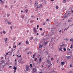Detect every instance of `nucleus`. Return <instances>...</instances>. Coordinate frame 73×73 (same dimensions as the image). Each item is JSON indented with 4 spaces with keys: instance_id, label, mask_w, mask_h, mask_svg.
<instances>
[{
    "instance_id": "338daca9",
    "label": "nucleus",
    "mask_w": 73,
    "mask_h": 73,
    "mask_svg": "<svg viewBox=\"0 0 73 73\" xmlns=\"http://www.w3.org/2000/svg\"><path fill=\"white\" fill-rule=\"evenodd\" d=\"M37 8H39V6L37 7Z\"/></svg>"
},
{
    "instance_id": "0eeeda50",
    "label": "nucleus",
    "mask_w": 73,
    "mask_h": 73,
    "mask_svg": "<svg viewBox=\"0 0 73 73\" xmlns=\"http://www.w3.org/2000/svg\"><path fill=\"white\" fill-rule=\"evenodd\" d=\"M38 5V4L36 2L34 4V5L35 7H37V6Z\"/></svg>"
},
{
    "instance_id": "79ce46f5",
    "label": "nucleus",
    "mask_w": 73,
    "mask_h": 73,
    "mask_svg": "<svg viewBox=\"0 0 73 73\" xmlns=\"http://www.w3.org/2000/svg\"><path fill=\"white\" fill-rule=\"evenodd\" d=\"M13 48H16V46H13Z\"/></svg>"
},
{
    "instance_id": "f257e3e1",
    "label": "nucleus",
    "mask_w": 73,
    "mask_h": 73,
    "mask_svg": "<svg viewBox=\"0 0 73 73\" xmlns=\"http://www.w3.org/2000/svg\"><path fill=\"white\" fill-rule=\"evenodd\" d=\"M33 31L34 32V33H36L37 32V30H36V27H34L33 28Z\"/></svg>"
},
{
    "instance_id": "2eb2a0df",
    "label": "nucleus",
    "mask_w": 73,
    "mask_h": 73,
    "mask_svg": "<svg viewBox=\"0 0 73 73\" xmlns=\"http://www.w3.org/2000/svg\"><path fill=\"white\" fill-rule=\"evenodd\" d=\"M28 9H27L25 10V11H24V13H25V12L26 13H27L28 12Z\"/></svg>"
},
{
    "instance_id": "ddd939ff",
    "label": "nucleus",
    "mask_w": 73,
    "mask_h": 73,
    "mask_svg": "<svg viewBox=\"0 0 73 73\" xmlns=\"http://www.w3.org/2000/svg\"><path fill=\"white\" fill-rule=\"evenodd\" d=\"M37 41H38V39H37V38H36L35 39V42H37Z\"/></svg>"
},
{
    "instance_id": "f704fd0d",
    "label": "nucleus",
    "mask_w": 73,
    "mask_h": 73,
    "mask_svg": "<svg viewBox=\"0 0 73 73\" xmlns=\"http://www.w3.org/2000/svg\"><path fill=\"white\" fill-rule=\"evenodd\" d=\"M51 66V65L50 64L48 65V68H49V67H50Z\"/></svg>"
},
{
    "instance_id": "6ab92c4d",
    "label": "nucleus",
    "mask_w": 73,
    "mask_h": 73,
    "mask_svg": "<svg viewBox=\"0 0 73 73\" xmlns=\"http://www.w3.org/2000/svg\"><path fill=\"white\" fill-rule=\"evenodd\" d=\"M13 69H14V70H17V68H16V67L15 66H14L13 67Z\"/></svg>"
},
{
    "instance_id": "a878e982",
    "label": "nucleus",
    "mask_w": 73,
    "mask_h": 73,
    "mask_svg": "<svg viewBox=\"0 0 73 73\" xmlns=\"http://www.w3.org/2000/svg\"><path fill=\"white\" fill-rule=\"evenodd\" d=\"M30 23H33L34 22V21L33 20H31L30 21Z\"/></svg>"
},
{
    "instance_id": "a19ab883",
    "label": "nucleus",
    "mask_w": 73,
    "mask_h": 73,
    "mask_svg": "<svg viewBox=\"0 0 73 73\" xmlns=\"http://www.w3.org/2000/svg\"><path fill=\"white\" fill-rule=\"evenodd\" d=\"M9 68H12V66H9Z\"/></svg>"
},
{
    "instance_id": "aec40b11",
    "label": "nucleus",
    "mask_w": 73,
    "mask_h": 73,
    "mask_svg": "<svg viewBox=\"0 0 73 73\" xmlns=\"http://www.w3.org/2000/svg\"><path fill=\"white\" fill-rule=\"evenodd\" d=\"M70 41H72V42H73V38H71L70 39Z\"/></svg>"
},
{
    "instance_id": "423d86ee",
    "label": "nucleus",
    "mask_w": 73,
    "mask_h": 73,
    "mask_svg": "<svg viewBox=\"0 0 73 73\" xmlns=\"http://www.w3.org/2000/svg\"><path fill=\"white\" fill-rule=\"evenodd\" d=\"M29 66H28L27 65L26 66V70L27 71H28V69H29Z\"/></svg>"
},
{
    "instance_id": "69168bd1",
    "label": "nucleus",
    "mask_w": 73,
    "mask_h": 73,
    "mask_svg": "<svg viewBox=\"0 0 73 73\" xmlns=\"http://www.w3.org/2000/svg\"><path fill=\"white\" fill-rule=\"evenodd\" d=\"M71 12H72V13H73V10L71 11L70 12L71 13Z\"/></svg>"
},
{
    "instance_id": "4c0bfd02",
    "label": "nucleus",
    "mask_w": 73,
    "mask_h": 73,
    "mask_svg": "<svg viewBox=\"0 0 73 73\" xmlns=\"http://www.w3.org/2000/svg\"><path fill=\"white\" fill-rule=\"evenodd\" d=\"M44 33H43L41 34V36H43L44 35Z\"/></svg>"
},
{
    "instance_id": "052dcab7",
    "label": "nucleus",
    "mask_w": 73,
    "mask_h": 73,
    "mask_svg": "<svg viewBox=\"0 0 73 73\" xmlns=\"http://www.w3.org/2000/svg\"><path fill=\"white\" fill-rule=\"evenodd\" d=\"M23 11L21 10V13H22V12H23Z\"/></svg>"
},
{
    "instance_id": "72a5a7b5",
    "label": "nucleus",
    "mask_w": 73,
    "mask_h": 73,
    "mask_svg": "<svg viewBox=\"0 0 73 73\" xmlns=\"http://www.w3.org/2000/svg\"><path fill=\"white\" fill-rule=\"evenodd\" d=\"M56 9H58V6H56Z\"/></svg>"
},
{
    "instance_id": "0e129e2a",
    "label": "nucleus",
    "mask_w": 73,
    "mask_h": 73,
    "mask_svg": "<svg viewBox=\"0 0 73 73\" xmlns=\"http://www.w3.org/2000/svg\"><path fill=\"white\" fill-rule=\"evenodd\" d=\"M3 58H3V57H2L1 58V59H3Z\"/></svg>"
},
{
    "instance_id": "c756f323",
    "label": "nucleus",
    "mask_w": 73,
    "mask_h": 73,
    "mask_svg": "<svg viewBox=\"0 0 73 73\" xmlns=\"http://www.w3.org/2000/svg\"><path fill=\"white\" fill-rule=\"evenodd\" d=\"M36 56V53H34V54L33 55V57H35Z\"/></svg>"
},
{
    "instance_id": "dca6fc26",
    "label": "nucleus",
    "mask_w": 73,
    "mask_h": 73,
    "mask_svg": "<svg viewBox=\"0 0 73 73\" xmlns=\"http://www.w3.org/2000/svg\"><path fill=\"white\" fill-rule=\"evenodd\" d=\"M26 44H29V42H28V40L26 41Z\"/></svg>"
},
{
    "instance_id": "9d476101",
    "label": "nucleus",
    "mask_w": 73,
    "mask_h": 73,
    "mask_svg": "<svg viewBox=\"0 0 73 73\" xmlns=\"http://www.w3.org/2000/svg\"><path fill=\"white\" fill-rule=\"evenodd\" d=\"M66 58H67V59H69V58H70L71 56H66Z\"/></svg>"
},
{
    "instance_id": "603ef678",
    "label": "nucleus",
    "mask_w": 73,
    "mask_h": 73,
    "mask_svg": "<svg viewBox=\"0 0 73 73\" xmlns=\"http://www.w3.org/2000/svg\"><path fill=\"white\" fill-rule=\"evenodd\" d=\"M9 15L7 14V17H9Z\"/></svg>"
},
{
    "instance_id": "a18cd8bd",
    "label": "nucleus",
    "mask_w": 73,
    "mask_h": 73,
    "mask_svg": "<svg viewBox=\"0 0 73 73\" xmlns=\"http://www.w3.org/2000/svg\"><path fill=\"white\" fill-rule=\"evenodd\" d=\"M37 29H38V27H39V26L38 25H37Z\"/></svg>"
},
{
    "instance_id": "f03ea898",
    "label": "nucleus",
    "mask_w": 73,
    "mask_h": 73,
    "mask_svg": "<svg viewBox=\"0 0 73 73\" xmlns=\"http://www.w3.org/2000/svg\"><path fill=\"white\" fill-rule=\"evenodd\" d=\"M37 71V69L36 68H33V73H35V72Z\"/></svg>"
},
{
    "instance_id": "f3484780",
    "label": "nucleus",
    "mask_w": 73,
    "mask_h": 73,
    "mask_svg": "<svg viewBox=\"0 0 73 73\" xmlns=\"http://www.w3.org/2000/svg\"><path fill=\"white\" fill-rule=\"evenodd\" d=\"M62 47H60L59 49V51H62Z\"/></svg>"
},
{
    "instance_id": "cd10ccee",
    "label": "nucleus",
    "mask_w": 73,
    "mask_h": 73,
    "mask_svg": "<svg viewBox=\"0 0 73 73\" xmlns=\"http://www.w3.org/2000/svg\"><path fill=\"white\" fill-rule=\"evenodd\" d=\"M70 49H72V48H73V45H71L70 47Z\"/></svg>"
},
{
    "instance_id": "4d7b16f0",
    "label": "nucleus",
    "mask_w": 73,
    "mask_h": 73,
    "mask_svg": "<svg viewBox=\"0 0 73 73\" xmlns=\"http://www.w3.org/2000/svg\"><path fill=\"white\" fill-rule=\"evenodd\" d=\"M9 49H11V47L9 46Z\"/></svg>"
},
{
    "instance_id": "e433bc0d",
    "label": "nucleus",
    "mask_w": 73,
    "mask_h": 73,
    "mask_svg": "<svg viewBox=\"0 0 73 73\" xmlns=\"http://www.w3.org/2000/svg\"><path fill=\"white\" fill-rule=\"evenodd\" d=\"M30 66L31 68H32V64H30Z\"/></svg>"
},
{
    "instance_id": "3c124183",
    "label": "nucleus",
    "mask_w": 73,
    "mask_h": 73,
    "mask_svg": "<svg viewBox=\"0 0 73 73\" xmlns=\"http://www.w3.org/2000/svg\"><path fill=\"white\" fill-rule=\"evenodd\" d=\"M63 46H64V44H62V45H60V46H61V47H62Z\"/></svg>"
},
{
    "instance_id": "5fc2aeb1",
    "label": "nucleus",
    "mask_w": 73,
    "mask_h": 73,
    "mask_svg": "<svg viewBox=\"0 0 73 73\" xmlns=\"http://www.w3.org/2000/svg\"><path fill=\"white\" fill-rule=\"evenodd\" d=\"M0 33H1V35H2L3 33V32H1Z\"/></svg>"
},
{
    "instance_id": "20e7f679",
    "label": "nucleus",
    "mask_w": 73,
    "mask_h": 73,
    "mask_svg": "<svg viewBox=\"0 0 73 73\" xmlns=\"http://www.w3.org/2000/svg\"><path fill=\"white\" fill-rule=\"evenodd\" d=\"M68 17V14L66 13L65 14H64V15L63 16V17H64V18H66V17Z\"/></svg>"
},
{
    "instance_id": "6e6d98bb",
    "label": "nucleus",
    "mask_w": 73,
    "mask_h": 73,
    "mask_svg": "<svg viewBox=\"0 0 73 73\" xmlns=\"http://www.w3.org/2000/svg\"><path fill=\"white\" fill-rule=\"evenodd\" d=\"M27 33H28V32H29V31L27 30Z\"/></svg>"
},
{
    "instance_id": "473e14b6",
    "label": "nucleus",
    "mask_w": 73,
    "mask_h": 73,
    "mask_svg": "<svg viewBox=\"0 0 73 73\" xmlns=\"http://www.w3.org/2000/svg\"><path fill=\"white\" fill-rule=\"evenodd\" d=\"M63 50H64V51H65H65H66V49L65 48H63Z\"/></svg>"
},
{
    "instance_id": "2f4dec72",
    "label": "nucleus",
    "mask_w": 73,
    "mask_h": 73,
    "mask_svg": "<svg viewBox=\"0 0 73 73\" xmlns=\"http://www.w3.org/2000/svg\"><path fill=\"white\" fill-rule=\"evenodd\" d=\"M30 38H31L30 40H33V37H31V38L30 37Z\"/></svg>"
},
{
    "instance_id": "864d4df0",
    "label": "nucleus",
    "mask_w": 73,
    "mask_h": 73,
    "mask_svg": "<svg viewBox=\"0 0 73 73\" xmlns=\"http://www.w3.org/2000/svg\"><path fill=\"white\" fill-rule=\"evenodd\" d=\"M16 70H15L14 71V73H15V72L16 71Z\"/></svg>"
},
{
    "instance_id": "e2e57ef3",
    "label": "nucleus",
    "mask_w": 73,
    "mask_h": 73,
    "mask_svg": "<svg viewBox=\"0 0 73 73\" xmlns=\"http://www.w3.org/2000/svg\"><path fill=\"white\" fill-rule=\"evenodd\" d=\"M8 53H6V55H8Z\"/></svg>"
},
{
    "instance_id": "774afa93",
    "label": "nucleus",
    "mask_w": 73,
    "mask_h": 73,
    "mask_svg": "<svg viewBox=\"0 0 73 73\" xmlns=\"http://www.w3.org/2000/svg\"><path fill=\"white\" fill-rule=\"evenodd\" d=\"M33 65L34 66H35V63H33Z\"/></svg>"
},
{
    "instance_id": "b1692460",
    "label": "nucleus",
    "mask_w": 73,
    "mask_h": 73,
    "mask_svg": "<svg viewBox=\"0 0 73 73\" xmlns=\"http://www.w3.org/2000/svg\"><path fill=\"white\" fill-rule=\"evenodd\" d=\"M41 58H40L39 59V62H41Z\"/></svg>"
},
{
    "instance_id": "bb28decb",
    "label": "nucleus",
    "mask_w": 73,
    "mask_h": 73,
    "mask_svg": "<svg viewBox=\"0 0 73 73\" xmlns=\"http://www.w3.org/2000/svg\"><path fill=\"white\" fill-rule=\"evenodd\" d=\"M3 33H4V34H5V33H6V32L5 31H3Z\"/></svg>"
},
{
    "instance_id": "39448f33",
    "label": "nucleus",
    "mask_w": 73,
    "mask_h": 73,
    "mask_svg": "<svg viewBox=\"0 0 73 73\" xmlns=\"http://www.w3.org/2000/svg\"><path fill=\"white\" fill-rule=\"evenodd\" d=\"M68 16H70L71 15H72V13H71L70 12V11H68Z\"/></svg>"
},
{
    "instance_id": "680f3d73",
    "label": "nucleus",
    "mask_w": 73,
    "mask_h": 73,
    "mask_svg": "<svg viewBox=\"0 0 73 73\" xmlns=\"http://www.w3.org/2000/svg\"><path fill=\"white\" fill-rule=\"evenodd\" d=\"M19 57H21V55H20L19 56Z\"/></svg>"
},
{
    "instance_id": "a211bd4d",
    "label": "nucleus",
    "mask_w": 73,
    "mask_h": 73,
    "mask_svg": "<svg viewBox=\"0 0 73 73\" xmlns=\"http://www.w3.org/2000/svg\"><path fill=\"white\" fill-rule=\"evenodd\" d=\"M63 2L64 3H66V0H63Z\"/></svg>"
},
{
    "instance_id": "09e8293b",
    "label": "nucleus",
    "mask_w": 73,
    "mask_h": 73,
    "mask_svg": "<svg viewBox=\"0 0 73 73\" xmlns=\"http://www.w3.org/2000/svg\"><path fill=\"white\" fill-rule=\"evenodd\" d=\"M5 8H8V6H7V5H6L5 6Z\"/></svg>"
},
{
    "instance_id": "58836bf2",
    "label": "nucleus",
    "mask_w": 73,
    "mask_h": 73,
    "mask_svg": "<svg viewBox=\"0 0 73 73\" xmlns=\"http://www.w3.org/2000/svg\"><path fill=\"white\" fill-rule=\"evenodd\" d=\"M1 62H2L3 64L4 63V60H2L1 61Z\"/></svg>"
},
{
    "instance_id": "9b49d317",
    "label": "nucleus",
    "mask_w": 73,
    "mask_h": 73,
    "mask_svg": "<svg viewBox=\"0 0 73 73\" xmlns=\"http://www.w3.org/2000/svg\"><path fill=\"white\" fill-rule=\"evenodd\" d=\"M46 62L48 64H49L50 63V61L48 59H47Z\"/></svg>"
},
{
    "instance_id": "4468645a",
    "label": "nucleus",
    "mask_w": 73,
    "mask_h": 73,
    "mask_svg": "<svg viewBox=\"0 0 73 73\" xmlns=\"http://www.w3.org/2000/svg\"><path fill=\"white\" fill-rule=\"evenodd\" d=\"M42 46H43V45L42 44V45H40L39 46V48H42Z\"/></svg>"
},
{
    "instance_id": "49530a36",
    "label": "nucleus",
    "mask_w": 73,
    "mask_h": 73,
    "mask_svg": "<svg viewBox=\"0 0 73 73\" xmlns=\"http://www.w3.org/2000/svg\"><path fill=\"white\" fill-rule=\"evenodd\" d=\"M42 29L41 28H40V31H42Z\"/></svg>"
},
{
    "instance_id": "412c9836",
    "label": "nucleus",
    "mask_w": 73,
    "mask_h": 73,
    "mask_svg": "<svg viewBox=\"0 0 73 73\" xmlns=\"http://www.w3.org/2000/svg\"><path fill=\"white\" fill-rule=\"evenodd\" d=\"M16 40V38H13V41H15V40Z\"/></svg>"
},
{
    "instance_id": "ea45409f",
    "label": "nucleus",
    "mask_w": 73,
    "mask_h": 73,
    "mask_svg": "<svg viewBox=\"0 0 73 73\" xmlns=\"http://www.w3.org/2000/svg\"><path fill=\"white\" fill-rule=\"evenodd\" d=\"M37 58H36L35 59V61H37Z\"/></svg>"
},
{
    "instance_id": "37998d69",
    "label": "nucleus",
    "mask_w": 73,
    "mask_h": 73,
    "mask_svg": "<svg viewBox=\"0 0 73 73\" xmlns=\"http://www.w3.org/2000/svg\"><path fill=\"white\" fill-rule=\"evenodd\" d=\"M68 22H70V21H71V22H72V21L68 20Z\"/></svg>"
},
{
    "instance_id": "7ed1b4c3",
    "label": "nucleus",
    "mask_w": 73,
    "mask_h": 73,
    "mask_svg": "<svg viewBox=\"0 0 73 73\" xmlns=\"http://www.w3.org/2000/svg\"><path fill=\"white\" fill-rule=\"evenodd\" d=\"M39 5V8H40V9L42 8L43 7V6H42V4Z\"/></svg>"
},
{
    "instance_id": "393cba45",
    "label": "nucleus",
    "mask_w": 73,
    "mask_h": 73,
    "mask_svg": "<svg viewBox=\"0 0 73 73\" xmlns=\"http://www.w3.org/2000/svg\"><path fill=\"white\" fill-rule=\"evenodd\" d=\"M32 53V52H28L27 53V54H29L30 53Z\"/></svg>"
},
{
    "instance_id": "7c9ffc66",
    "label": "nucleus",
    "mask_w": 73,
    "mask_h": 73,
    "mask_svg": "<svg viewBox=\"0 0 73 73\" xmlns=\"http://www.w3.org/2000/svg\"><path fill=\"white\" fill-rule=\"evenodd\" d=\"M11 52H13V48H12L11 50Z\"/></svg>"
},
{
    "instance_id": "c85d7f7f",
    "label": "nucleus",
    "mask_w": 73,
    "mask_h": 73,
    "mask_svg": "<svg viewBox=\"0 0 73 73\" xmlns=\"http://www.w3.org/2000/svg\"><path fill=\"white\" fill-rule=\"evenodd\" d=\"M21 42H20L17 45H20L21 44Z\"/></svg>"
},
{
    "instance_id": "1a4fd4ad",
    "label": "nucleus",
    "mask_w": 73,
    "mask_h": 73,
    "mask_svg": "<svg viewBox=\"0 0 73 73\" xmlns=\"http://www.w3.org/2000/svg\"><path fill=\"white\" fill-rule=\"evenodd\" d=\"M21 17L22 18V19H24V15H21Z\"/></svg>"
},
{
    "instance_id": "5701e85b",
    "label": "nucleus",
    "mask_w": 73,
    "mask_h": 73,
    "mask_svg": "<svg viewBox=\"0 0 73 73\" xmlns=\"http://www.w3.org/2000/svg\"><path fill=\"white\" fill-rule=\"evenodd\" d=\"M62 65H64L65 64V62H61Z\"/></svg>"
},
{
    "instance_id": "de8ad7c7",
    "label": "nucleus",
    "mask_w": 73,
    "mask_h": 73,
    "mask_svg": "<svg viewBox=\"0 0 73 73\" xmlns=\"http://www.w3.org/2000/svg\"><path fill=\"white\" fill-rule=\"evenodd\" d=\"M1 3L3 4V3H4V2L2 1L1 2Z\"/></svg>"
},
{
    "instance_id": "c03bdc74",
    "label": "nucleus",
    "mask_w": 73,
    "mask_h": 73,
    "mask_svg": "<svg viewBox=\"0 0 73 73\" xmlns=\"http://www.w3.org/2000/svg\"><path fill=\"white\" fill-rule=\"evenodd\" d=\"M7 38H5V41H7Z\"/></svg>"
},
{
    "instance_id": "bf43d9fd",
    "label": "nucleus",
    "mask_w": 73,
    "mask_h": 73,
    "mask_svg": "<svg viewBox=\"0 0 73 73\" xmlns=\"http://www.w3.org/2000/svg\"><path fill=\"white\" fill-rule=\"evenodd\" d=\"M62 31L61 30H60L59 31V32H61Z\"/></svg>"
},
{
    "instance_id": "f8f14e48",
    "label": "nucleus",
    "mask_w": 73,
    "mask_h": 73,
    "mask_svg": "<svg viewBox=\"0 0 73 73\" xmlns=\"http://www.w3.org/2000/svg\"><path fill=\"white\" fill-rule=\"evenodd\" d=\"M73 66V64H70V68H72Z\"/></svg>"
},
{
    "instance_id": "4be33fe9",
    "label": "nucleus",
    "mask_w": 73,
    "mask_h": 73,
    "mask_svg": "<svg viewBox=\"0 0 73 73\" xmlns=\"http://www.w3.org/2000/svg\"><path fill=\"white\" fill-rule=\"evenodd\" d=\"M7 23H8L9 25H11V24H12L11 22H7Z\"/></svg>"
},
{
    "instance_id": "6e6552de",
    "label": "nucleus",
    "mask_w": 73,
    "mask_h": 73,
    "mask_svg": "<svg viewBox=\"0 0 73 73\" xmlns=\"http://www.w3.org/2000/svg\"><path fill=\"white\" fill-rule=\"evenodd\" d=\"M48 41H45L44 42V45H46L47 44H48Z\"/></svg>"
},
{
    "instance_id": "13d9d810",
    "label": "nucleus",
    "mask_w": 73,
    "mask_h": 73,
    "mask_svg": "<svg viewBox=\"0 0 73 73\" xmlns=\"http://www.w3.org/2000/svg\"><path fill=\"white\" fill-rule=\"evenodd\" d=\"M15 44H16V43H15V42H14L13 43V45H15Z\"/></svg>"
},
{
    "instance_id": "8fccbe9b",
    "label": "nucleus",
    "mask_w": 73,
    "mask_h": 73,
    "mask_svg": "<svg viewBox=\"0 0 73 73\" xmlns=\"http://www.w3.org/2000/svg\"><path fill=\"white\" fill-rule=\"evenodd\" d=\"M49 21V19H47V21Z\"/></svg>"
},
{
    "instance_id": "c9c22d12",
    "label": "nucleus",
    "mask_w": 73,
    "mask_h": 73,
    "mask_svg": "<svg viewBox=\"0 0 73 73\" xmlns=\"http://www.w3.org/2000/svg\"><path fill=\"white\" fill-rule=\"evenodd\" d=\"M51 60H52H52H54V58H51L50 59Z\"/></svg>"
}]
</instances>
